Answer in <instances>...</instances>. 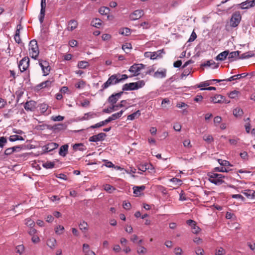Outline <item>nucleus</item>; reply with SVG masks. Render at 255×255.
Wrapping results in <instances>:
<instances>
[{"label": "nucleus", "mask_w": 255, "mask_h": 255, "mask_svg": "<svg viewBox=\"0 0 255 255\" xmlns=\"http://www.w3.org/2000/svg\"><path fill=\"white\" fill-rule=\"evenodd\" d=\"M208 176L210 182L216 185H221L224 182V179L225 176L221 174L209 173Z\"/></svg>", "instance_id": "1"}, {"label": "nucleus", "mask_w": 255, "mask_h": 255, "mask_svg": "<svg viewBox=\"0 0 255 255\" xmlns=\"http://www.w3.org/2000/svg\"><path fill=\"white\" fill-rule=\"evenodd\" d=\"M29 54L31 57L34 59H36L39 55V48L37 41L33 39L30 41L29 44Z\"/></svg>", "instance_id": "2"}, {"label": "nucleus", "mask_w": 255, "mask_h": 255, "mask_svg": "<svg viewBox=\"0 0 255 255\" xmlns=\"http://www.w3.org/2000/svg\"><path fill=\"white\" fill-rule=\"evenodd\" d=\"M119 83V80H118L117 74L112 75L108 78V80L102 85L101 90L104 91L110 86L116 85Z\"/></svg>", "instance_id": "3"}, {"label": "nucleus", "mask_w": 255, "mask_h": 255, "mask_svg": "<svg viewBox=\"0 0 255 255\" xmlns=\"http://www.w3.org/2000/svg\"><path fill=\"white\" fill-rule=\"evenodd\" d=\"M241 19L242 16L240 12L239 11H236L232 15L230 21V26L232 27H237L240 23Z\"/></svg>", "instance_id": "4"}, {"label": "nucleus", "mask_w": 255, "mask_h": 255, "mask_svg": "<svg viewBox=\"0 0 255 255\" xmlns=\"http://www.w3.org/2000/svg\"><path fill=\"white\" fill-rule=\"evenodd\" d=\"M144 65L142 64H134L129 69V71L132 73V76H136L139 74L141 69L144 68Z\"/></svg>", "instance_id": "5"}, {"label": "nucleus", "mask_w": 255, "mask_h": 255, "mask_svg": "<svg viewBox=\"0 0 255 255\" xmlns=\"http://www.w3.org/2000/svg\"><path fill=\"white\" fill-rule=\"evenodd\" d=\"M29 66V59L28 57H24L20 61L18 64L19 68L21 72L27 70Z\"/></svg>", "instance_id": "6"}, {"label": "nucleus", "mask_w": 255, "mask_h": 255, "mask_svg": "<svg viewBox=\"0 0 255 255\" xmlns=\"http://www.w3.org/2000/svg\"><path fill=\"white\" fill-rule=\"evenodd\" d=\"M39 65L41 67L43 76H47L49 74L50 71V67L49 63L45 60H39Z\"/></svg>", "instance_id": "7"}, {"label": "nucleus", "mask_w": 255, "mask_h": 255, "mask_svg": "<svg viewBox=\"0 0 255 255\" xmlns=\"http://www.w3.org/2000/svg\"><path fill=\"white\" fill-rule=\"evenodd\" d=\"M186 223L191 227L193 234H197L201 231V229L196 225V223L195 221L191 219L188 220L186 221Z\"/></svg>", "instance_id": "8"}, {"label": "nucleus", "mask_w": 255, "mask_h": 255, "mask_svg": "<svg viewBox=\"0 0 255 255\" xmlns=\"http://www.w3.org/2000/svg\"><path fill=\"white\" fill-rule=\"evenodd\" d=\"M123 94V92H121L115 94H112L108 98V102L111 105H115L117 102L118 101Z\"/></svg>", "instance_id": "9"}, {"label": "nucleus", "mask_w": 255, "mask_h": 255, "mask_svg": "<svg viewBox=\"0 0 255 255\" xmlns=\"http://www.w3.org/2000/svg\"><path fill=\"white\" fill-rule=\"evenodd\" d=\"M39 111L40 113L44 115H48L51 113V108L49 106L45 103H43L39 106Z\"/></svg>", "instance_id": "10"}, {"label": "nucleus", "mask_w": 255, "mask_h": 255, "mask_svg": "<svg viewBox=\"0 0 255 255\" xmlns=\"http://www.w3.org/2000/svg\"><path fill=\"white\" fill-rule=\"evenodd\" d=\"M106 134L105 133L101 132L98 134L93 135L89 138V141L92 142H97L103 140Z\"/></svg>", "instance_id": "11"}, {"label": "nucleus", "mask_w": 255, "mask_h": 255, "mask_svg": "<svg viewBox=\"0 0 255 255\" xmlns=\"http://www.w3.org/2000/svg\"><path fill=\"white\" fill-rule=\"evenodd\" d=\"M24 108L27 111H34L36 108V103L33 101H29L25 103Z\"/></svg>", "instance_id": "12"}, {"label": "nucleus", "mask_w": 255, "mask_h": 255, "mask_svg": "<svg viewBox=\"0 0 255 255\" xmlns=\"http://www.w3.org/2000/svg\"><path fill=\"white\" fill-rule=\"evenodd\" d=\"M143 15V11L141 9H137L133 11L130 15V19L131 20H135L139 19Z\"/></svg>", "instance_id": "13"}, {"label": "nucleus", "mask_w": 255, "mask_h": 255, "mask_svg": "<svg viewBox=\"0 0 255 255\" xmlns=\"http://www.w3.org/2000/svg\"><path fill=\"white\" fill-rule=\"evenodd\" d=\"M53 82V80H48L45 81H44L39 84H38L36 88L37 90H40L41 89L50 87L52 83Z\"/></svg>", "instance_id": "14"}, {"label": "nucleus", "mask_w": 255, "mask_h": 255, "mask_svg": "<svg viewBox=\"0 0 255 255\" xmlns=\"http://www.w3.org/2000/svg\"><path fill=\"white\" fill-rule=\"evenodd\" d=\"M135 82L127 83L123 86V91L135 90H136Z\"/></svg>", "instance_id": "15"}, {"label": "nucleus", "mask_w": 255, "mask_h": 255, "mask_svg": "<svg viewBox=\"0 0 255 255\" xmlns=\"http://www.w3.org/2000/svg\"><path fill=\"white\" fill-rule=\"evenodd\" d=\"M242 193L249 199H255V191L251 189L244 190Z\"/></svg>", "instance_id": "16"}, {"label": "nucleus", "mask_w": 255, "mask_h": 255, "mask_svg": "<svg viewBox=\"0 0 255 255\" xmlns=\"http://www.w3.org/2000/svg\"><path fill=\"white\" fill-rule=\"evenodd\" d=\"M125 111V110H122L118 113H115V114L112 115L111 116H110L108 118V119L110 121V122L112 121L116 120L120 118H121Z\"/></svg>", "instance_id": "17"}, {"label": "nucleus", "mask_w": 255, "mask_h": 255, "mask_svg": "<svg viewBox=\"0 0 255 255\" xmlns=\"http://www.w3.org/2000/svg\"><path fill=\"white\" fill-rule=\"evenodd\" d=\"M21 28V25L20 24H18L17 26V29L14 37L15 42L17 43H20L21 42V39L20 38V29Z\"/></svg>", "instance_id": "18"}, {"label": "nucleus", "mask_w": 255, "mask_h": 255, "mask_svg": "<svg viewBox=\"0 0 255 255\" xmlns=\"http://www.w3.org/2000/svg\"><path fill=\"white\" fill-rule=\"evenodd\" d=\"M224 97L221 95H215L211 97V101L214 103H221L223 102Z\"/></svg>", "instance_id": "19"}, {"label": "nucleus", "mask_w": 255, "mask_h": 255, "mask_svg": "<svg viewBox=\"0 0 255 255\" xmlns=\"http://www.w3.org/2000/svg\"><path fill=\"white\" fill-rule=\"evenodd\" d=\"M166 70L162 69L160 71L157 70L154 74V77L156 78H163L166 77Z\"/></svg>", "instance_id": "20"}, {"label": "nucleus", "mask_w": 255, "mask_h": 255, "mask_svg": "<svg viewBox=\"0 0 255 255\" xmlns=\"http://www.w3.org/2000/svg\"><path fill=\"white\" fill-rule=\"evenodd\" d=\"M68 145L67 144H64L61 146L59 151V155L63 157L65 156L68 153Z\"/></svg>", "instance_id": "21"}, {"label": "nucleus", "mask_w": 255, "mask_h": 255, "mask_svg": "<svg viewBox=\"0 0 255 255\" xmlns=\"http://www.w3.org/2000/svg\"><path fill=\"white\" fill-rule=\"evenodd\" d=\"M78 26V22L76 20H71L68 24L67 29L69 31H72Z\"/></svg>", "instance_id": "22"}, {"label": "nucleus", "mask_w": 255, "mask_h": 255, "mask_svg": "<svg viewBox=\"0 0 255 255\" xmlns=\"http://www.w3.org/2000/svg\"><path fill=\"white\" fill-rule=\"evenodd\" d=\"M229 54L228 51H224L217 55L216 58L217 60L223 61L226 59Z\"/></svg>", "instance_id": "23"}, {"label": "nucleus", "mask_w": 255, "mask_h": 255, "mask_svg": "<svg viewBox=\"0 0 255 255\" xmlns=\"http://www.w3.org/2000/svg\"><path fill=\"white\" fill-rule=\"evenodd\" d=\"M58 147V144L56 143L51 142L47 144L45 146V149L47 152L52 151Z\"/></svg>", "instance_id": "24"}, {"label": "nucleus", "mask_w": 255, "mask_h": 255, "mask_svg": "<svg viewBox=\"0 0 255 255\" xmlns=\"http://www.w3.org/2000/svg\"><path fill=\"white\" fill-rule=\"evenodd\" d=\"M228 59L230 61L232 62L236 59V58L239 56V52L238 51H233L228 54Z\"/></svg>", "instance_id": "25"}, {"label": "nucleus", "mask_w": 255, "mask_h": 255, "mask_svg": "<svg viewBox=\"0 0 255 255\" xmlns=\"http://www.w3.org/2000/svg\"><path fill=\"white\" fill-rule=\"evenodd\" d=\"M145 186L144 185H142L140 186H134L133 187V193L137 196L140 195V193L143 191L145 189Z\"/></svg>", "instance_id": "26"}, {"label": "nucleus", "mask_w": 255, "mask_h": 255, "mask_svg": "<svg viewBox=\"0 0 255 255\" xmlns=\"http://www.w3.org/2000/svg\"><path fill=\"white\" fill-rule=\"evenodd\" d=\"M144 55L145 57L150 58L151 59H155L158 58L157 52H145Z\"/></svg>", "instance_id": "27"}, {"label": "nucleus", "mask_w": 255, "mask_h": 255, "mask_svg": "<svg viewBox=\"0 0 255 255\" xmlns=\"http://www.w3.org/2000/svg\"><path fill=\"white\" fill-rule=\"evenodd\" d=\"M110 122V121L109 120V119H107L106 120H105V121H102V122H100V123H98L94 125H92L91 126L90 128H100L102 126H104L105 125L108 124V123Z\"/></svg>", "instance_id": "28"}, {"label": "nucleus", "mask_w": 255, "mask_h": 255, "mask_svg": "<svg viewBox=\"0 0 255 255\" xmlns=\"http://www.w3.org/2000/svg\"><path fill=\"white\" fill-rule=\"evenodd\" d=\"M243 114V111L240 108H237L233 111V115L236 117H241Z\"/></svg>", "instance_id": "29"}, {"label": "nucleus", "mask_w": 255, "mask_h": 255, "mask_svg": "<svg viewBox=\"0 0 255 255\" xmlns=\"http://www.w3.org/2000/svg\"><path fill=\"white\" fill-rule=\"evenodd\" d=\"M140 115V112L139 110H137L135 112L128 115V120L132 121L134 120L135 118L138 117Z\"/></svg>", "instance_id": "30"}, {"label": "nucleus", "mask_w": 255, "mask_h": 255, "mask_svg": "<svg viewBox=\"0 0 255 255\" xmlns=\"http://www.w3.org/2000/svg\"><path fill=\"white\" fill-rule=\"evenodd\" d=\"M80 229L82 232H86L88 230V225L87 222L83 221L79 225Z\"/></svg>", "instance_id": "31"}, {"label": "nucleus", "mask_w": 255, "mask_h": 255, "mask_svg": "<svg viewBox=\"0 0 255 255\" xmlns=\"http://www.w3.org/2000/svg\"><path fill=\"white\" fill-rule=\"evenodd\" d=\"M56 240L54 238H51L47 240V245L51 249H53L55 247Z\"/></svg>", "instance_id": "32"}, {"label": "nucleus", "mask_w": 255, "mask_h": 255, "mask_svg": "<svg viewBox=\"0 0 255 255\" xmlns=\"http://www.w3.org/2000/svg\"><path fill=\"white\" fill-rule=\"evenodd\" d=\"M64 227L61 225H57L55 228V232L57 235H61L63 233Z\"/></svg>", "instance_id": "33"}, {"label": "nucleus", "mask_w": 255, "mask_h": 255, "mask_svg": "<svg viewBox=\"0 0 255 255\" xmlns=\"http://www.w3.org/2000/svg\"><path fill=\"white\" fill-rule=\"evenodd\" d=\"M110 9L108 7L103 6L101 7L99 10V12L102 15H108L110 13Z\"/></svg>", "instance_id": "34"}, {"label": "nucleus", "mask_w": 255, "mask_h": 255, "mask_svg": "<svg viewBox=\"0 0 255 255\" xmlns=\"http://www.w3.org/2000/svg\"><path fill=\"white\" fill-rule=\"evenodd\" d=\"M203 139L208 143H211L214 141V138L212 135L206 134L203 136Z\"/></svg>", "instance_id": "35"}, {"label": "nucleus", "mask_w": 255, "mask_h": 255, "mask_svg": "<svg viewBox=\"0 0 255 255\" xmlns=\"http://www.w3.org/2000/svg\"><path fill=\"white\" fill-rule=\"evenodd\" d=\"M97 116V114L93 112H89L84 115L83 117V119L85 120H88L90 119L94 118V117Z\"/></svg>", "instance_id": "36"}, {"label": "nucleus", "mask_w": 255, "mask_h": 255, "mask_svg": "<svg viewBox=\"0 0 255 255\" xmlns=\"http://www.w3.org/2000/svg\"><path fill=\"white\" fill-rule=\"evenodd\" d=\"M118 108L117 106H116V105H112L111 107H110L107 109H105L103 110V112L105 113H111L113 111H117Z\"/></svg>", "instance_id": "37"}, {"label": "nucleus", "mask_w": 255, "mask_h": 255, "mask_svg": "<svg viewBox=\"0 0 255 255\" xmlns=\"http://www.w3.org/2000/svg\"><path fill=\"white\" fill-rule=\"evenodd\" d=\"M92 26L96 27H99L102 25V20L99 18H95L91 21Z\"/></svg>", "instance_id": "38"}, {"label": "nucleus", "mask_w": 255, "mask_h": 255, "mask_svg": "<svg viewBox=\"0 0 255 255\" xmlns=\"http://www.w3.org/2000/svg\"><path fill=\"white\" fill-rule=\"evenodd\" d=\"M25 248L23 245L17 246L15 248V252L16 253L21 255L24 252Z\"/></svg>", "instance_id": "39"}, {"label": "nucleus", "mask_w": 255, "mask_h": 255, "mask_svg": "<svg viewBox=\"0 0 255 255\" xmlns=\"http://www.w3.org/2000/svg\"><path fill=\"white\" fill-rule=\"evenodd\" d=\"M9 139L10 141H15L16 140H23L24 138L19 135H12L10 136Z\"/></svg>", "instance_id": "40"}, {"label": "nucleus", "mask_w": 255, "mask_h": 255, "mask_svg": "<svg viewBox=\"0 0 255 255\" xmlns=\"http://www.w3.org/2000/svg\"><path fill=\"white\" fill-rule=\"evenodd\" d=\"M45 12V8H41L40 14L39 16V20L40 23H42L44 21Z\"/></svg>", "instance_id": "41"}, {"label": "nucleus", "mask_w": 255, "mask_h": 255, "mask_svg": "<svg viewBox=\"0 0 255 255\" xmlns=\"http://www.w3.org/2000/svg\"><path fill=\"white\" fill-rule=\"evenodd\" d=\"M25 224L30 228L34 227L35 226V222L30 218H27L25 220Z\"/></svg>", "instance_id": "42"}, {"label": "nucleus", "mask_w": 255, "mask_h": 255, "mask_svg": "<svg viewBox=\"0 0 255 255\" xmlns=\"http://www.w3.org/2000/svg\"><path fill=\"white\" fill-rule=\"evenodd\" d=\"M89 66L88 62L85 61H81L78 62V67L81 69H84L87 68Z\"/></svg>", "instance_id": "43"}, {"label": "nucleus", "mask_w": 255, "mask_h": 255, "mask_svg": "<svg viewBox=\"0 0 255 255\" xmlns=\"http://www.w3.org/2000/svg\"><path fill=\"white\" fill-rule=\"evenodd\" d=\"M104 190L109 193H112L115 188L110 184H106L104 185Z\"/></svg>", "instance_id": "44"}, {"label": "nucleus", "mask_w": 255, "mask_h": 255, "mask_svg": "<svg viewBox=\"0 0 255 255\" xmlns=\"http://www.w3.org/2000/svg\"><path fill=\"white\" fill-rule=\"evenodd\" d=\"M84 145L81 143L75 144L73 146L74 150H79L81 151L84 150Z\"/></svg>", "instance_id": "45"}, {"label": "nucleus", "mask_w": 255, "mask_h": 255, "mask_svg": "<svg viewBox=\"0 0 255 255\" xmlns=\"http://www.w3.org/2000/svg\"><path fill=\"white\" fill-rule=\"evenodd\" d=\"M86 85V82L83 80H80L75 84V87L77 89H83Z\"/></svg>", "instance_id": "46"}, {"label": "nucleus", "mask_w": 255, "mask_h": 255, "mask_svg": "<svg viewBox=\"0 0 255 255\" xmlns=\"http://www.w3.org/2000/svg\"><path fill=\"white\" fill-rule=\"evenodd\" d=\"M218 162L221 165H222V166H232V165L230 164V163L227 160H222V159H218Z\"/></svg>", "instance_id": "47"}, {"label": "nucleus", "mask_w": 255, "mask_h": 255, "mask_svg": "<svg viewBox=\"0 0 255 255\" xmlns=\"http://www.w3.org/2000/svg\"><path fill=\"white\" fill-rule=\"evenodd\" d=\"M120 33L122 35L128 36L130 34V29L127 27L124 28L122 31H120Z\"/></svg>", "instance_id": "48"}, {"label": "nucleus", "mask_w": 255, "mask_h": 255, "mask_svg": "<svg viewBox=\"0 0 255 255\" xmlns=\"http://www.w3.org/2000/svg\"><path fill=\"white\" fill-rule=\"evenodd\" d=\"M239 93V91L235 90L229 93V97L231 99H235L238 97Z\"/></svg>", "instance_id": "49"}, {"label": "nucleus", "mask_w": 255, "mask_h": 255, "mask_svg": "<svg viewBox=\"0 0 255 255\" xmlns=\"http://www.w3.org/2000/svg\"><path fill=\"white\" fill-rule=\"evenodd\" d=\"M226 251L222 247H220L218 249H216L215 255H223L225 254Z\"/></svg>", "instance_id": "50"}, {"label": "nucleus", "mask_w": 255, "mask_h": 255, "mask_svg": "<svg viewBox=\"0 0 255 255\" xmlns=\"http://www.w3.org/2000/svg\"><path fill=\"white\" fill-rule=\"evenodd\" d=\"M147 252V250L143 246H141L138 248L137 250V253L138 254H144Z\"/></svg>", "instance_id": "51"}, {"label": "nucleus", "mask_w": 255, "mask_h": 255, "mask_svg": "<svg viewBox=\"0 0 255 255\" xmlns=\"http://www.w3.org/2000/svg\"><path fill=\"white\" fill-rule=\"evenodd\" d=\"M55 164L53 162H46V163H44L43 164V166L44 167L49 169L53 168Z\"/></svg>", "instance_id": "52"}, {"label": "nucleus", "mask_w": 255, "mask_h": 255, "mask_svg": "<svg viewBox=\"0 0 255 255\" xmlns=\"http://www.w3.org/2000/svg\"><path fill=\"white\" fill-rule=\"evenodd\" d=\"M135 83L136 84V90L142 88V87H143L145 85V82L143 80H140V81H137L136 82H135Z\"/></svg>", "instance_id": "53"}, {"label": "nucleus", "mask_w": 255, "mask_h": 255, "mask_svg": "<svg viewBox=\"0 0 255 255\" xmlns=\"http://www.w3.org/2000/svg\"><path fill=\"white\" fill-rule=\"evenodd\" d=\"M118 77V80H119V83L123 82L124 80L128 78V76L126 74L120 75V74H117Z\"/></svg>", "instance_id": "54"}, {"label": "nucleus", "mask_w": 255, "mask_h": 255, "mask_svg": "<svg viewBox=\"0 0 255 255\" xmlns=\"http://www.w3.org/2000/svg\"><path fill=\"white\" fill-rule=\"evenodd\" d=\"M241 78V76H239V74L231 76L228 79L225 80L226 81H232L237 79Z\"/></svg>", "instance_id": "55"}, {"label": "nucleus", "mask_w": 255, "mask_h": 255, "mask_svg": "<svg viewBox=\"0 0 255 255\" xmlns=\"http://www.w3.org/2000/svg\"><path fill=\"white\" fill-rule=\"evenodd\" d=\"M195 252L197 255H204V250L200 247L197 248L195 250Z\"/></svg>", "instance_id": "56"}, {"label": "nucleus", "mask_w": 255, "mask_h": 255, "mask_svg": "<svg viewBox=\"0 0 255 255\" xmlns=\"http://www.w3.org/2000/svg\"><path fill=\"white\" fill-rule=\"evenodd\" d=\"M240 139L238 138H235L233 139H230L229 141L231 145H237L239 142Z\"/></svg>", "instance_id": "57"}, {"label": "nucleus", "mask_w": 255, "mask_h": 255, "mask_svg": "<svg viewBox=\"0 0 255 255\" xmlns=\"http://www.w3.org/2000/svg\"><path fill=\"white\" fill-rule=\"evenodd\" d=\"M7 142V139L5 137H0V147L2 148L4 145Z\"/></svg>", "instance_id": "58"}, {"label": "nucleus", "mask_w": 255, "mask_h": 255, "mask_svg": "<svg viewBox=\"0 0 255 255\" xmlns=\"http://www.w3.org/2000/svg\"><path fill=\"white\" fill-rule=\"evenodd\" d=\"M131 48V46L130 43H126L125 44H124L122 46V49L126 52L128 53V52L126 50H129Z\"/></svg>", "instance_id": "59"}, {"label": "nucleus", "mask_w": 255, "mask_h": 255, "mask_svg": "<svg viewBox=\"0 0 255 255\" xmlns=\"http://www.w3.org/2000/svg\"><path fill=\"white\" fill-rule=\"evenodd\" d=\"M64 119V117L61 116H52L51 120L53 121H62Z\"/></svg>", "instance_id": "60"}, {"label": "nucleus", "mask_w": 255, "mask_h": 255, "mask_svg": "<svg viewBox=\"0 0 255 255\" xmlns=\"http://www.w3.org/2000/svg\"><path fill=\"white\" fill-rule=\"evenodd\" d=\"M28 233L30 236H32L36 234L37 230L35 229L33 227L30 228L29 230L28 231Z\"/></svg>", "instance_id": "61"}, {"label": "nucleus", "mask_w": 255, "mask_h": 255, "mask_svg": "<svg viewBox=\"0 0 255 255\" xmlns=\"http://www.w3.org/2000/svg\"><path fill=\"white\" fill-rule=\"evenodd\" d=\"M14 148L10 147L5 149L4 154L6 155H9L14 152Z\"/></svg>", "instance_id": "62"}, {"label": "nucleus", "mask_w": 255, "mask_h": 255, "mask_svg": "<svg viewBox=\"0 0 255 255\" xmlns=\"http://www.w3.org/2000/svg\"><path fill=\"white\" fill-rule=\"evenodd\" d=\"M183 145L185 147L191 148L192 145L191 144L190 140L189 139H186L183 141Z\"/></svg>", "instance_id": "63"}, {"label": "nucleus", "mask_w": 255, "mask_h": 255, "mask_svg": "<svg viewBox=\"0 0 255 255\" xmlns=\"http://www.w3.org/2000/svg\"><path fill=\"white\" fill-rule=\"evenodd\" d=\"M190 71H191V69H188L184 70V71L181 74V78H183V77L188 76L190 73Z\"/></svg>", "instance_id": "64"}]
</instances>
